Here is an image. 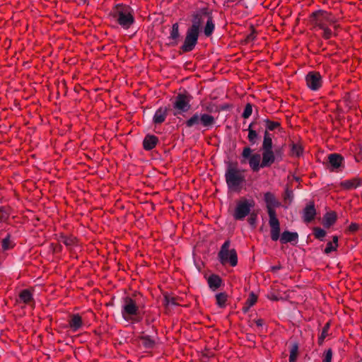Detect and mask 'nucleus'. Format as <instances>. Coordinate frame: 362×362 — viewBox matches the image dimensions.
Masks as SVG:
<instances>
[{"label":"nucleus","mask_w":362,"mask_h":362,"mask_svg":"<svg viewBox=\"0 0 362 362\" xmlns=\"http://www.w3.org/2000/svg\"><path fill=\"white\" fill-rule=\"evenodd\" d=\"M264 201L266 204L267 214L269 217V225L271 228V239L273 241H277L279 238L281 229L279 221L276 217L275 208L279 207L281 206V203L277 200L274 194L270 192L264 193Z\"/></svg>","instance_id":"1"},{"label":"nucleus","mask_w":362,"mask_h":362,"mask_svg":"<svg viewBox=\"0 0 362 362\" xmlns=\"http://www.w3.org/2000/svg\"><path fill=\"white\" fill-rule=\"evenodd\" d=\"M225 179L230 190L238 191L245 182V170L238 168L237 162H229L226 170Z\"/></svg>","instance_id":"2"},{"label":"nucleus","mask_w":362,"mask_h":362,"mask_svg":"<svg viewBox=\"0 0 362 362\" xmlns=\"http://www.w3.org/2000/svg\"><path fill=\"white\" fill-rule=\"evenodd\" d=\"M216 124V119L211 115L206 112H196L185 122V125L189 128L204 132L211 129Z\"/></svg>","instance_id":"3"},{"label":"nucleus","mask_w":362,"mask_h":362,"mask_svg":"<svg viewBox=\"0 0 362 362\" xmlns=\"http://www.w3.org/2000/svg\"><path fill=\"white\" fill-rule=\"evenodd\" d=\"M112 18L124 29H128L134 23V18L132 8L129 6L117 4L111 12Z\"/></svg>","instance_id":"4"},{"label":"nucleus","mask_w":362,"mask_h":362,"mask_svg":"<svg viewBox=\"0 0 362 362\" xmlns=\"http://www.w3.org/2000/svg\"><path fill=\"white\" fill-rule=\"evenodd\" d=\"M230 241L226 240L221 245L219 252H218V259L221 264H230L231 267H235L238 264V255L235 249H230Z\"/></svg>","instance_id":"5"},{"label":"nucleus","mask_w":362,"mask_h":362,"mask_svg":"<svg viewBox=\"0 0 362 362\" xmlns=\"http://www.w3.org/2000/svg\"><path fill=\"white\" fill-rule=\"evenodd\" d=\"M139 304L136 298L127 296L121 301V315L125 321L129 322V318L139 315Z\"/></svg>","instance_id":"6"},{"label":"nucleus","mask_w":362,"mask_h":362,"mask_svg":"<svg viewBox=\"0 0 362 362\" xmlns=\"http://www.w3.org/2000/svg\"><path fill=\"white\" fill-rule=\"evenodd\" d=\"M255 206V202L253 199H247L243 197L240 199L233 213V216L235 220L243 221L246 216L250 214L252 209Z\"/></svg>","instance_id":"7"},{"label":"nucleus","mask_w":362,"mask_h":362,"mask_svg":"<svg viewBox=\"0 0 362 362\" xmlns=\"http://www.w3.org/2000/svg\"><path fill=\"white\" fill-rule=\"evenodd\" d=\"M252 150L249 146L243 148L241 163H246L248 160L249 165L252 171L258 172L262 168L261 155L257 153L252 154Z\"/></svg>","instance_id":"8"},{"label":"nucleus","mask_w":362,"mask_h":362,"mask_svg":"<svg viewBox=\"0 0 362 362\" xmlns=\"http://www.w3.org/2000/svg\"><path fill=\"white\" fill-rule=\"evenodd\" d=\"M192 97L187 93H178L175 98L173 107L175 109L174 115L186 112L191 108L190 101Z\"/></svg>","instance_id":"9"},{"label":"nucleus","mask_w":362,"mask_h":362,"mask_svg":"<svg viewBox=\"0 0 362 362\" xmlns=\"http://www.w3.org/2000/svg\"><path fill=\"white\" fill-rule=\"evenodd\" d=\"M199 33L187 28L186 36L181 49L183 52H189L192 51L198 42Z\"/></svg>","instance_id":"10"},{"label":"nucleus","mask_w":362,"mask_h":362,"mask_svg":"<svg viewBox=\"0 0 362 362\" xmlns=\"http://www.w3.org/2000/svg\"><path fill=\"white\" fill-rule=\"evenodd\" d=\"M325 21H329L331 23H334L333 19L329 18L326 12L322 11L313 12L310 16L311 23L321 30L325 27L324 23Z\"/></svg>","instance_id":"11"},{"label":"nucleus","mask_w":362,"mask_h":362,"mask_svg":"<svg viewBox=\"0 0 362 362\" xmlns=\"http://www.w3.org/2000/svg\"><path fill=\"white\" fill-rule=\"evenodd\" d=\"M307 86L313 90H317L322 86V77L319 72L310 71L306 77Z\"/></svg>","instance_id":"12"},{"label":"nucleus","mask_w":362,"mask_h":362,"mask_svg":"<svg viewBox=\"0 0 362 362\" xmlns=\"http://www.w3.org/2000/svg\"><path fill=\"white\" fill-rule=\"evenodd\" d=\"M207 9L204 8L201 11L192 14V25L188 29L200 33V29L203 23V16L207 15Z\"/></svg>","instance_id":"13"},{"label":"nucleus","mask_w":362,"mask_h":362,"mask_svg":"<svg viewBox=\"0 0 362 362\" xmlns=\"http://www.w3.org/2000/svg\"><path fill=\"white\" fill-rule=\"evenodd\" d=\"M316 216V209L313 202H310L303 209V219L305 223H310Z\"/></svg>","instance_id":"14"},{"label":"nucleus","mask_w":362,"mask_h":362,"mask_svg":"<svg viewBox=\"0 0 362 362\" xmlns=\"http://www.w3.org/2000/svg\"><path fill=\"white\" fill-rule=\"evenodd\" d=\"M278 240H279L282 244L290 243L293 245H296L298 240V234L297 232L285 230L281 235H279V238Z\"/></svg>","instance_id":"15"},{"label":"nucleus","mask_w":362,"mask_h":362,"mask_svg":"<svg viewBox=\"0 0 362 362\" xmlns=\"http://www.w3.org/2000/svg\"><path fill=\"white\" fill-rule=\"evenodd\" d=\"M276 160L273 149L262 150V168L270 167Z\"/></svg>","instance_id":"16"},{"label":"nucleus","mask_w":362,"mask_h":362,"mask_svg":"<svg viewBox=\"0 0 362 362\" xmlns=\"http://www.w3.org/2000/svg\"><path fill=\"white\" fill-rule=\"evenodd\" d=\"M169 109L167 107H159L155 112L153 122L156 124H159L163 123L168 115V112Z\"/></svg>","instance_id":"17"},{"label":"nucleus","mask_w":362,"mask_h":362,"mask_svg":"<svg viewBox=\"0 0 362 362\" xmlns=\"http://www.w3.org/2000/svg\"><path fill=\"white\" fill-rule=\"evenodd\" d=\"M83 325L81 317L78 314H74L69 320V327L73 332L78 331Z\"/></svg>","instance_id":"18"},{"label":"nucleus","mask_w":362,"mask_h":362,"mask_svg":"<svg viewBox=\"0 0 362 362\" xmlns=\"http://www.w3.org/2000/svg\"><path fill=\"white\" fill-rule=\"evenodd\" d=\"M158 142L157 136L152 134H147L143 140V147L146 151H151L156 147Z\"/></svg>","instance_id":"19"},{"label":"nucleus","mask_w":362,"mask_h":362,"mask_svg":"<svg viewBox=\"0 0 362 362\" xmlns=\"http://www.w3.org/2000/svg\"><path fill=\"white\" fill-rule=\"evenodd\" d=\"M341 185L346 189H355L362 185V178L355 177L344 180L341 183Z\"/></svg>","instance_id":"20"},{"label":"nucleus","mask_w":362,"mask_h":362,"mask_svg":"<svg viewBox=\"0 0 362 362\" xmlns=\"http://www.w3.org/2000/svg\"><path fill=\"white\" fill-rule=\"evenodd\" d=\"M344 158L338 153H331L328 156L329 164L333 169L339 168Z\"/></svg>","instance_id":"21"},{"label":"nucleus","mask_w":362,"mask_h":362,"mask_svg":"<svg viewBox=\"0 0 362 362\" xmlns=\"http://www.w3.org/2000/svg\"><path fill=\"white\" fill-rule=\"evenodd\" d=\"M139 339L143 347L146 349H153L156 346L155 340L149 335L143 334Z\"/></svg>","instance_id":"22"},{"label":"nucleus","mask_w":362,"mask_h":362,"mask_svg":"<svg viewBox=\"0 0 362 362\" xmlns=\"http://www.w3.org/2000/svg\"><path fill=\"white\" fill-rule=\"evenodd\" d=\"M207 282L209 288L214 291L221 286L222 280L218 275L211 274L209 276Z\"/></svg>","instance_id":"23"},{"label":"nucleus","mask_w":362,"mask_h":362,"mask_svg":"<svg viewBox=\"0 0 362 362\" xmlns=\"http://www.w3.org/2000/svg\"><path fill=\"white\" fill-rule=\"evenodd\" d=\"M180 36L179 31V25L177 23L173 24L172 29L170 30V34L169 36V39L172 40L173 42L170 43L171 46H175L178 42V39Z\"/></svg>","instance_id":"24"},{"label":"nucleus","mask_w":362,"mask_h":362,"mask_svg":"<svg viewBox=\"0 0 362 362\" xmlns=\"http://www.w3.org/2000/svg\"><path fill=\"white\" fill-rule=\"evenodd\" d=\"M337 221V214L335 212H327L323 217L322 224L324 227L329 228L331 227Z\"/></svg>","instance_id":"25"},{"label":"nucleus","mask_w":362,"mask_h":362,"mask_svg":"<svg viewBox=\"0 0 362 362\" xmlns=\"http://www.w3.org/2000/svg\"><path fill=\"white\" fill-rule=\"evenodd\" d=\"M272 146H273V143H272V134H269L267 130H265L264 132V139H263L262 149V150L272 149Z\"/></svg>","instance_id":"26"},{"label":"nucleus","mask_w":362,"mask_h":362,"mask_svg":"<svg viewBox=\"0 0 362 362\" xmlns=\"http://www.w3.org/2000/svg\"><path fill=\"white\" fill-rule=\"evenodd\" d=\"M215 29V24L213 21L211 16H209L206 23L204 28V35L206 37H209L212 35Z\"/></svg>","instance_id":"27"},{"label":"nucleus","mask_w":362,"mask_h":362,"mask_svg":"<svg viewBox=\"0 0 362 362\" xmlns=\"http://www.w3.org/2000/svg\"><path fill=\"white\" fill-rule=\"evenodd\" d=\"M62 241L69 249L77 245V239L74 236L62 235L60 238Z\"/></svg>","instance_id":"28"},{"label":"nucleus","mask_w":362,"mask_h":362,"mask_svg":"<svg viewBox=\"0 0 362 362\" xmlns=\"http://www.w3.org/2000/svg\"><path fill=\"white\" fill-rule=\"evenodd\" d=\"M20 299L26 304H30L33 301L32 293L28 289H24L19 293Z\"/></svg>","instance_id":"29"},{"label":"nucleus","mask_w":362,"mask_h":362,"mask_svg":"<svg viewBox=\"0 0 362 362\" xmlns=\"http://www.w3.org/2000/svg\"><path fill=\"white\" fill-rule=\"evenodd\" d=\"M228 298V295L225 292L219 293L216 295V304L220 308H224L226 306V302Z\"/></svg>","instance_id":"30"},{"label":"nucleus","mask_w":362,"mask_h":362,"mask_svg":"<svg viewBox=\"0 0 362 362\" xmlns=\"http://www.w3.org/2000/svg\"><path fill=\"white\" fill-rule=\"evenodd\" d=\"M247 139L251 145H254L257 144L258 139H259V136L256 129H250V133H248Z\"/></svg>","instance_id":"31"},{"label":"nucleus","mask_w":362,"mask_h":362,"mask_svg":"<svg viewBox=\"0 0 362 362\" xmlns=\"http://www.w3.org/2000/svg\"><path fill=\"white\" fill-rule=\"evenodd\" d=\"M329 329V323L327 322L323 327L322 332H321L320 337H318V344H319V345H322L323 344L325 337L328 334Z\"/></svg>","instance_id":"32"},{"label":"nucleus","mask_w":362,"mask_h":362,"mask_svg":"<svg viewBox=\"0 0 362 362\" xmlns=\"http://www.w3.org/2000/svg\"><path fill=\"white\" fill-rule=\"evenodd\" d=\"M273 153L277 162L281 161L284 155V147H276L274 150H273Z\"/></svg>","instance_id":"33"},{"label":"nucleus","mask_w":362,"mask_h":362,"mask_svg":"<svg viewBox=\"0 0 362 362\" xmlns=\"http://www.w3.org/2000/svg\"><path fill=\"white\" fill-rule=\"evenodd\" d=\"M11 235L7 234L6 237L4 238L1 241V247L2 250L6 251L8 250L13 247V245L11 243Z\"/></svg>","instance_id":"34"},{"label":"nucleus","mask_w":362,"mask_h":362,"mask_svg":"<svg viewBox=\"0 0 362 362\" xmlns=\"http://www.w3.org/2000/svg\"><path fill=\"white\" fill-rule=\"evenodd\" d=\"M313 230L315 238L320 240H322L327 234L326 231L324 229H322L321 228L319 227L314 228Z\"/></svg>","instance_id":"35"},{"label":"nucleus","mask_w":362,"mask_h":362,"mask_svg":"<svg viewBox=\"0 0 362 362\" xmlns=\"http://www.w3.org/2000/svg\"><path fill=\"white\" fill-rule=\"evenodd\" d=\"M291 155L299 157L302 154V148L298 144L293 143L291 149Z\"/></svg>","instance_id":"36"},{"label":"nucleus","mask_w":362,"mask_h":362,"mask_svg":"<svg viewBox=\"0 0 362 362\" xmlns=\"http://www.w3.org/2000/svg\"><path fill=\"white\" fill-rule=\"evenodd\" d=\"M264 122L266 124V127H267L266 130H267V131L268 130L273 131L276 128H277L278 127L280 126V124L279 122H272V121H270L268 119H264Z\"/></svg>","instance_id":"37"},{"label":"nucleus","mask_w":362,"mask_h":362,"mask_svg":"<svg viewBox=\"0 0 362 362\" xmlns=\"http://www.w3.org/2000/svg\"><path fill=\"white\" fill-rule=\"evenodd\" d=\"M249 217L247 218V221L249 224L252 227L255 228L257 226V214L255 212H250V214L248 215Z\"/></svg>","instance_id":"38"},{"label":"nucleus","mask_w":362,"mask_h":362,"mask_svg":"<svg viewBox=\"0 0 362 362\" xmlns=\"http://www.w3.org/2000/svg\"><path fill=\"white\" fill-rule=\"evenodd\" d=\"M252 113V105L250 103H247L244 109V111L242 114V117L245 119L249 118Z\"/></svg>","instance_id":"39"},{"label":"nucleus","mask_w":362,"mask_h":362,"mask_svg":"<svg viewBox=\"0 0 362 362\" xmlns=\"http://www.w3.org/2000/svg\"><path fill=\"white\" fill-rule=\"evenodd\" d=\"M284 199L285 202H288L291 203L293 199V192L289 188H286L285 189L284 194L283 195Z\"/></svg>","instance_id":"40"},{"label":"nucleus","mask_w":362,"mask_h":362,"mask_svg":"<svg viewBox=\"0 0 362 362\" xmlns=\"http://www.w3.org/2000/svg\"><path fill=\"white\" fill-rule=\"evenodd\" d=\"M164 304L166 306L177 305V303L176 302L175 298L169 296H165L164 298Z\"/></svg>","instance_id":"41"},{"label":"nucleus","mask_w":362,"mask_h":362,"mask_svg":"<svg viewBox=\"0 0 362 362\" xmlns=\"http://www.w3.org/2000/svg\"><path fill=\"white\" fill-rule=\"evenodd\" d=\"M332 355L333 353L331 349L326 350L323 355L322 362H332Z\"/></svg>","instance_id":"42"},{"label":"nucleus","mask_w":362,"mask_h":362,"mask_svg":"<svg viewBox=\"0 0 362 362\" xmlns=\"http://www.w3.org/2000/svg\"><path fill=\"white\" fill-rule=\"evenodd\" d=\"M257 296L253 293H250L249 295V298L246 300L245 304L249 305V307L252 306L257 301Z\"/></svg>","instance_id":"43"},{"label":"nucleus","mask_w":362,"mask_h":362,"mask_svg":"<svg viewBox=\"0 0 362 362\" xmlns=\"http://www.w3.org/2000/svg\"><path fill=\"white\" fill-rule=\"evenodd\" d=\"M298 345L296 343H294L291 345L290 349V356L289 357L296 358L298 356Z\"/></svg>","instance_id":"44"},{"label":"nucleus","mask_w":362,"mask_h":362,"mask_svg":"<svg viewBox=\"0 0 362 362\" xmlns=\"http://www.w3.org/2000/svg\"><path fill=\"white\" fill-rule=\"evenodd\" d=\"M337 247L334 245L332 242H328L327 243V246L324 250V252L327 255L329 254L330 252L337 250Z\"/></svg>","instance_id":"45"},{"label":"nucleus","mask_w":362,"mask_h":362,"mask_svg":"<svg viewBox=\"0 0 362 362\" xmlns=\"http://www.w3.org/2000/svg\"><path fill=\"white\" fill-rule=\"evenodd\" d=\"M8 217V213L4 207H0V222L6 221Z\"/></svg>","instance_id":"46"},{"label":"nucleus","mask_w":362,"mask_h":362,"mask_svg":"<svg viewBox=\"0 0 362 362\" xmlns=\"http://www.w3.org/2000/svg\"><path fill=\"white\" fill-rule=\"evenodd\" d=\"M323 30V37L326 40H328L332 36V31L327 27H325V28L322 29Z\"/></svg>","instance_id":"47"},{"label":"nucleus","mask_w":362,"mask_h":362,"mask_svg":"<svg viewBox=\"0 0 362 362\" xmlns=\"http://www.w3.org/2000/svg\"><path fill=\"white\" fill-rule=\"evenodd\" d=\"M358 228H359L358 224L352 223L349 227V230L351 233H354V232L357 231L358 230Z\"/></svg>","instance_id":"48"},{"label":"nucleus","mask_w":362,"mask_h":362,"mask_svg":"<svg viewBox=\"0 0 362 362\" xmlns=\"http://www.w3.org/2000/svg\"><path fill=\"white\" fill-rule=\"evenodd\" d=\"M141 317L139 316V314L136 315L134 317H132L129 318V321L132 322V323H138V322H141Z\"/></svg>","instance_id":"49"},{"label":"nucleus","mask_w":362,"mask_h":362,"mask_svg":"<svg viewBox=\"0 0 362 362\" xmlns=\"http://www.w3.org/2000/svg\"><path fill=\"white\" fill-rule=\"evenodd\" d=\"M254 321L257 327H262V325H264V320L262 319H257L255 320Z\"/></svg>","instance_id":"50"},{"label":"nucleus","mask_w":362,"mask_h":362,"mask_svg":"<svg viewBox=\"0 0 362 362\" xmlns=\"http://www.w3.org/2000/svg\"><path fill=\"white\" fill-rule=\"evenodd\" d=\"M281 268H282L281 265V264H278V265L272 267L271 270L273 272H276L278 270L281 269Z\"/></svg>","instance_id":"51"},{"label":"nucleus","mask_w":362,"mask_h":362,"mask_svg":"<svg viewBox=\"0 0 362 362\" xmlns=\"http://www.w3.org/2000/svg\"><path fill=\"white\" fill-rule=\"evenodd\" d=\"M257 124V122H252L250 124L248 128H247V131H248V133H250V129H255V126Z\"/></svg>","instance_id":"52"},{"label":"nucleus","mask_w":362,"mask_h":362,"mask_svg":"<svg viewBox=\"0 0 362 362\" xmlns=\"http://www.w3.org/2000/svg\"><path fill=\"white\" fill-rule=\"evenodd\" d=\"M335 246L338 247V237L337 235L333 236V243Z\"/></svg>","instance_id":"53"},{"label":"nucleus","mask_w":362,"mask_h":362,"mask_svg":"<svg viewBox=\"0 0 362 362\" xmlns=\"http://www.w3.org/2000/svg\"><path fill=\"white\" fill-rule=\"evenodd\" d=\"M250 308V307H249V305L245 304V305L243 308V311L244 313H247L249 310Z\"/></svg>","instance_id":"54"},{"label":"nucleus","mask_w":362,"mask_h":362,"mask_svg":"<svg viewBox=\"0 0 362 362\" xmlns=\"http://www.w3.org/2000/svg\"><path fill=\"white\" fill-rule=\"evenodd\" d=\"M296 358L289 357V362H296Z\"/></svg>","instance_id":"55"},{"label":"nucleus","mask_w":362,"mask_h":362,"mask_svg":"<svg viewBox=\"0 0 362 362\" xmlns=\"http://www.w3.org/2000/svg\"><path fill=\"white\" fill-rule=\"evenodd\" d=\"M334 29H337V28H338V25H336V24H334Z\"/></svg>","instance_id":"56"},{"label":"nucleus","mask_w":362,"mask_h":362,"mask_svg":"<svg viewBox=\"0 0 362 362\" xmlns=\"http://www.w3.org/2000/svg\"><path fill=\"white\" fill-rule=\"evenodd\" d=\"M81 1L85 4L87 0H81Z\"/></svg>","instance_id":"57"}]
</instances>
